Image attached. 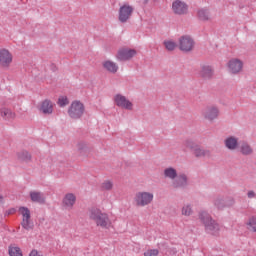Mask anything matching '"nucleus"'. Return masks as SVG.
I'll return each mask as SVG.
<instances>
[{
	"label": "nucleus",
	"mask_w": 256,
	"mask_h": 256,
	"mask_svg": "<svg viewBox=\"0 0 256 256\" xmlns=\"http://www.w3.org/2000/svg\"><path fill=\"white\" fill-rule=\"evenodd\" d=\"M0 113L1 117H3V119H6V121H9L10 119H15V113L9 108H2L0 110Z\"/></svg>",
	"instance_id": "a878e982"
},
{
	"label": "nucleus",
	"mask_w": 256,
	"mask_h": 256,
	"mask_svg": "<svg viewBox=\"0 0 256 256\" xmlns=\"http://www.w3.org/2000/svg\"><path fill=\"white\" fill-rule=\"evenodd\" d=\"M77 147L78 151H85V149H87V144L85 142H79Z\"/></svg>",
	"instance_id": "c9c22d12"
},
{
	"label": "nucleus",
	"mask_w": 256,
	"mask_h": 256,
	"mask_svg": "<svg viewBox=\"0 0 256 256\" xmlns=\"http://www.w3.org/2000/svg\"><path fill=\"white\" fill-rule=\"evenodd\" d=\"M164 176L168 177V179H175L177 175V170L173 167L166 168L164 170Z\"/></svg>",
	"instance_id": "cd10ccee"
},
{
	"label": "nucleus",
	"mask_w": 256,
	"mask_h": 256,
	"mask_svg": "<svg viewBox=\"0 0 256 256\" xmlns=\"http://www.w3.org/2000/svg\"><path fill=\"white\" fill-rule=\"evenodd\" d=\"M102 189L104 191H111L113 189V182L106 180L102 183Z\"/></svg>",
	"instance_id": "473e14b6"
},
{
	"label": "nucleus",
	"mask_w": 256,
	"mask_h": 256,
	"mask_svg": "<svg viewBox=\"0 0 256 256\" xmlns=\"http://www.w3.org/2000/svg\"><path fill=\"white\" fill-rule=\"evenodd\" d=\"M247 197H248V199H254V197H256L255 191H253V190L248 191Z\"/></svg>",
	"instance_id": "e433bc0d"
},
{
	"label": "nucleus",
	"mask_w": 256,
	"mask_h": 256,
	"mask_svg": "<svg viewBox=\"0 0 256 256\" xmlns=\"http://www.w3.org/2000/svg\"><path fill=\"white\" fill-rule=\"evenodd\" d=\"M137 207H145L153 201V193L150 192H138L134 198Z\"/></svg>",
	"instance_id": "0eeeda50"
},
{
	"label": "nucleus",
	"mask_w": 256,
	"mask_h": 256,
	"mask_svg": "<svg viewBox=\"0 0 256 256\" xmlns=\"http://www.w3.org/2000/svg\"><path fill=\"white\" fill-rule=\"evenodd\" d=\"M29 256H43V255L39 254V251H37V250H32L30 252Z\"/></svg>",
	"instance_id": "4c0bfd02"
},
{
	"label": "nucleus",
	"mask_w": 256,
	"mask_h": 256,
	"mask_svg": "<svg viewBox=\"0 0 256 256\" xmlns=\"http://www.w3.org/2000/svg\"><path fill=\"white\" fill-rule=\"evenodd\" d=\"M225 147L230 151H235V149L239 146V140L233 136H230L224 141Z\"/></svg>",
	"instance_id": "aec40b11"
},
{
	"label": "nucleus",
	"mask_w": 256,
	"mask_h": 256,
	"mask_svg": "<svg viewBox=\"0 0 256 256\" xmlns=\"http://www.w3.org/2000/svg\"><path fill=\"white\" fill-rule=\"evenodd\" d=\"M228 69L230 73L237 75V73H240V71L243 69V61L237 58L229 60Z\"/></svg>",
	"instance_id": "dca6fc26"
},
{
	"label": "nucleus",
	"mask_w": 256,
	"mask_h": 256,
	"mask_svg": "<svg viewBox=\"0 0 256 256\" xmlns=\"http://www.w3.org/2000/svg\"><path fill=\"white\" fill-rule=\"evenodd\" d=\"M143 3L144 5H147V3H149V0H144Z\"/></svg>",
	"instance_id": "ea45409f"
},
{
	"label": "nucleus",
	"mask_w": 256,
	"mask_h": 256,
	"mask_svg": "<svg viewBox=\"0 0 256 256\" xmlns=\"http://www.w3.org/2000/svg\"><path fill=\"white\" fill-rule=\"evenodd\" d=\"M246 225L249 231H252V233H256V217L255 216L250 217Z\"/></svg>",
	"instance_id": "c85d7f7f"
},
{
	"label": "nucleus",
	"mask_w": 256,
	"mask_h": 256,
	"mask_svg": "<svg viewBox=\"0 0 256 256\" xmlns=\"http://www.w3.org/2000/svg\"><path fill=\"white\" fill-rule=\"evenodd\" d=\"M159 249L160 251L164 252L165 255H170V256L177 255V248H174V247L169 248V246H167V244L165 243L160 244Z\"/></svg>",
	"instance_id": "393cba45"
},
{
	"label": "nucleus",
	"mask_w": 256,
	"mask_h": 256,
	"mask_svg": "<svg viewBox=\"0 0 256 256\" xmlns=\"http://www.w3.org/2000/svg\"><path fill=\"white\" fill-rule=\"evenodd\" d=\"M0 201H3V196L0 195Z\"/></svg>",
	"instance_id": "79ce46f5"
},
{
	"label": "nucleus",
	"mask_w": 256,
	"mask_h": 256,
	"mask_svg": "<svg viewBox=\"0 0 256 256\" xmlns=\"http://www.w3.org/2000/svg\"><path fill=\"white\" fill-rule=\"evenodd\" d=\"M199 219L204 225L206 233H209L210 235H219L221 226L213 219V217L210 216L209 213L205 211L200 212Z\"/></svg>",
	"instance_id": "f257e3e1"
},
{
	"label": "nucleus",
	"mask_w": 256,
	"mask_h": 256,
	"mask_svg": "<svg viewBox=\"0 0 256 256\" xmlns=\"http://www.w3.org/2000/svg\"><path fill=\"white\" fill-rule=\"evenodd\" d=\"M198 75L200 79H203V81H211V79H213V75H215V70L211 65L202 64Z\"/></svg>",
	"instance_id": "9d476101"
},
{
	"label": "nucleus",
	"mask_w": 256,
	"mask_h": 256,
	"mask_svg": "<svg viewBox=\"0 0 256 256\" xmlns=\"http://www.w3.org/2000/svg\"><path fill=\"white\" fill-rule=\"evenodd\" d=\"M19 211L23 217L21 222L23 229L26 231H31V229L34 227L33 222H31V210L25 206H21Z\"/></svg>",
	"instance_id": "423d86ee"
},
{
	"label": "nucleus",
	"mask_w": 256,
	"mask_h": 256,
	"mask_svg": "<svg viewBox=\"0 0 256 256\" xmlns=\"http://www.w3.org/2000/svg\"><path fill=\"white\" fill-rule=\"evenodd\" d=\"M187 185H189V179L185 174H180L176 176L174 181L172 182V187H174V189H185Z\"/></svg>",
	"instance_id": "2eb2a0df"
},
{
	"label": "nucleus",
	"mask_w": 256,
	"mask_h": 256,
	"mask_svg": "<svg viewBox=\"0 0 256 256\" xmlns=\"http://www.w3.org/2000/svg\"><path fill=\"white\" fill-rule=\"evenodd\" d=\"M89 218L96 223L97 227H102V229H109L111 227L109 215L102 213L99 208H91L89 210Z\"/></svg>",
	"instance_id": "f03ea898"
},
{
	"label": "nucleus",
	"mask_w": 256,
	"mask_h": 256,
	"mask_svg": "<svg viewBox=\"0 0 256 256\" xmlns=\"http://www.w3.org/2000/svg\"><path fill=\"white\" fill-rule=\"evenodd\" d=\"M88 152H80V155H87Z\"/></svg>",
	"instance_id": "a19ab883"
},
{
	"label": "nucleus",
	"mask_w": 256,
	"mask_h": 256,
	"mask_svg": "<svg viewBox=\"0 0 256 256\" xmlns=\"http://www.w3.org/2000/svg\"><path fill=\"white\" fill-rule=\"evenodd\" d=\"M159 255V250L157 249H151L144 252V256H157Z\"/></svg>",
	"instance_id": "72a5a7b5"
},
{
	"label": "nucleus",
	"mask_w": 256,
	"mask_h": 256,
	"mask_svg": "<svg viewBox=\"0 0 256 256\" xmlns=\"http://www.w3.org/2000/svg\"><path fill=\"white\" fill-rule=\"evenodd\" d=\"M133 11H135L133 6L129 4L122 5L118 11V21H120V23H127L133 16Z\"/></svg>",
	"instance_id": "39448f33"
},
{
	"label": "nucleus",
	"mask_w": 256,
	"mask_h": 256,
	"mask_svg": "<svg viewBox=\"0 0 256 256\" xmlns=\"http://www.w3.org/2000/svg\"><path fill=\"white\" fill-rule=\"evenodd\" d=\"M172 11L174 15H187L189 13V5L181 0H176L172 3Z\"/></svg>",
	"instance_id": "f8f14e48"
},
{
	"label": "nucleus",
	"mask_w": 256,
	"mask_h": 256,
	"mask_svg": "<svg viewBox=\"0 0 256 256\" xmlns=\"http://www.w3.org/2000/svg\"><path fill=\"white\" fill-rule=\"evenodd\" d=\"M214 205L217 209L222 210L225 209V207H233L235 200L233 198L217 197L214 200Z\"/></svg>",
	"instance_id": "4468645a"
},
{
	"label": "nucleus",
	"mask_w": 256,
	"mask_h": 256,
	"mask_svg": "<svg viewBox=\"0 0 256 256\" xmlns=\"http://www.w3.org/2000/svg\"><path fill=\"white\" fill-rule=\"evenodd\" d=\"M240 153H242V155H252L253 148H251V145H249V143L243 142L240 147Z\"/></svg>",
	"instance_id": "bb28decb"
},
{
	"label": "nucleus",
	"mask_w": 256,
	"mask_h": 256,
	"mask_svg": "<svg viewBox=\"0 0 256 256\" xmlns=\"http://www.w3.org/2000/svg\"><path fill=\"white\" fill-rule=\"evenodd\" d=\"M137 55V50L135 49H129V48H121L118 50L116 59L118 61H129L130 59H133Z\"/></svg>",
	"instance_id": "9b49d317"
},
{
	"label": "nucleus",
	"mask_w": 256,
	"mask_h": 256,
	"mask_svg": "<svg viewBox=\"0 0 256 256\" xmlns=\"http://www.w3.org/2000/svg\"><path fill=\"white\" fill-rule=\"evenodd\" d=\"M38 109L40 113L44 115H51L53 113V102L49 99H45Z\"/></svg>",
	"instance_id": "f3484780"
},
{
	"label": "nucleus",
	"mask_w": 256,
	"mask_h": 256,
	"mask_svg": "<svg viewBox=\"0 0 256 256\" xmlns=\"http://www.w3.org/2000/svg\"><path fill=\"white\" fill-rule=\"evenodd\" d=\"M75 201H77V197L73 193L66 194L63 199V203L66 207H73V205H75Z\"/></svg>",
	"instance_id": "5701e85b"
},
{
	"label": "nucleus",
	"mask_w": 256,
	"mask_h": 256,
	"mask_svg": "<svg viewBox=\"0 0 256 256\" xmlns=\"http://www.w3.org/2000/svg\"><path fill=\"white\" fill-rule=\"evenodd\" d=\"M30 199L32 203H39V205H45V194H43L42 192L31 191Z\"/></svg>",
	"instance_id": "6ab92c4d"
},
{
	"label": "nucleus",
	"mask_w": 256,
	"mask_h": 256,
	"mask_svg": "<svg viewBox=\"0 0 256 256\" xmlns=\"http://www.w3.org/2000/svg\"><path fill=\"white\" fill-rule=\"evenodd\" d=\"M205 119H208V121H213L214 119H217L219 117V108L215 106H210L206 108L204 112Z\"/></svg>",
	"instance_id": "a211bd4d"
},
{
	"label": "nucleus",
	"mask_w": 256,
	"mask_h": 256,
	"mask_svg": "<svg viewBox=\"0 0 256 256\" xmlns=\"http://www.w3.org/2000/svg\"><path fill=\"white\" fill-rule=\"evenodd\" d=\"M197 17L199 21H210L211 20V12L207 8H201L197 12Z\"/></svg>",
	"instance_id": "412c9836"
},
{
	"label": "nucleus",
	"mask_w": 256,
	"mask_h": 256,
	"mask_svg": "<svg viewBox=\"0 0 256 256\" xmlns=\"http://www.w3.org/2000/svg\"><path fill=\"white\" fill-rule=\"evenodd\" d=\"M85 113V105L80 101L72 102L71 106L68 109V115L71 119H81Z\"/></svg>",
	"instance_id": "7ed1b4c3"
},
{
	"label": "nucleus",
	"mask_w": 256,
	"mask_h": 256,
	"mask_svg": "<svg viewBox=\"0 0 256 256\" xmlns=\"http://www.w3.org/2000/svg\"><path fill=\"white\" fill-rule=\"evenodd\" d=\"M114 103L117 107L121 109H126L127 111H133V103L127 99V97L122 94H116L114 96Z\"/></svg>",
	"instance_id": "1a4fd4ad"
},
{
	"label": "nucleus",
	"mask_w": 256,
	"mask_h": 256,
	"mask_svg": "<svg viewBox=\"0 0 256 256\" xmlns=\"http://www.w3.org/2000/svg\"><path fill=\"white\" fill-rule=\"evenodd\" d=\"M164 46L168 51H175V48L177 47V43L173 41H164Z\"/></svg>",
	"instance_id": "7c9ffc66"
},
{
	"label": "nucleus",
	"mask_w": 256,
	"mask_h": 256,
	"mask_svg": "<svg viewBox=\"0 0 256 256\" xmlns=\"http://www.w3.org/2000/svg\"><path fill=\"white\" fill-rule=\"evenodd\" d=\"M57 104L59 105V107H65L69 105V99L66 96H61L60 98H58Z\"/></svg>",
	"instance_id": "2f4dec72"
},
{
	"label": "nucleus",
	"mask_w": 256,
	"mask_h": 256,
	"mask_svg": "<svg viewBox=\"0 0 256 256\" xmlns=\"http://www.w3.org/2000/svg\"><path fill=\"white\" fill-rule=\"evenodd\" d=\"M8 252L10 256H23V252L19 247L10 246Z\"/></svg>",
	"instance_id": "c756f323"
},
{
	"label": "nucleus",
	"mask_w": 256,
	"mask_h": 256,
	"mask_svg": "<svg viewBox=\"0 0 256 256\" xmlns=\"http://www.w3.org/2000/svg\"><path fill=\"white\" fill-rule=\"evenodd\" d=\"M191 206L187 205V206H184L182 208V215H186L187 217H189V215H191Z\"/></svg>",
	"instance_id": "f704fd0d"
},
{
	"label": "nucleus",
	"mask_w": 256,
	"mask_h": 256,
	"mask_svg": "<svg viewBox=\"0 0 256 256\" xmlns=\"http://www.w3.org/2000/svg\"><path fill=\"white\" fill-rule=\"evenodd\" d=\"M195 47V41L190 36H182L179 38V49L184 53H189L193 51Z\"/></svg>",
	"instance_id": "6e6552de"
},
{
	"label": "nucleus",
	"mask_w": 256,
	"mask_h": 256,
	"mask_svg": "<svg viewBox=\"0 0 256 256\" xmlns=\"http://www.w3.org/2000/svg\"><path fill=\"white\" fill-rule=\"evenodd\" d=\"M103 67L109 73L115 74V73H117V71H119V66H117V64L111 60L103 62Z\"/></svg>",
	"instance_id": "4be33fe9"
},
{
	"label": "nucleus",
	"mask_w": 256,
	"mask_h": 256,
	"mask_svg": "<svg viewBox=\"0 0 256 256\" xmlns=\"http://www.w3.org/2000/svg\"><path fill=\"white\" fill-rule=\"evenodd\" d=\"M13 63V55L9 50L3 48L0 49V65L1 67H9Z\"/></svg>",
	"instance_id": "ddd939ff"
},
{
	"label": "nucleus",
	"mask_w": 256,
	"mask_h": 256,
	"mask_svg": "<svg viewBox=\"0 0 256 256\" xmlns=\"http://www.w3.org/2000/svg\"><path fill=\"white\" fill-rule=\"evenodd\" d=\"M17 157L19 161H23L24 163H31L32 156L31 153H29V151L27 150H22L18 152Z\"/></svg>",
	"instance_id": "b1692460"
},
{
	"label": "nucleus",
	"mask_w": 256,
	"mask_h": 256,
	"mask_svg": "<svg viewBox=\"0 0 256 256\" xmlns=\"http://www.w3.org/2000/svg\"><path fill=\"white\" fill-rule=\"evenodd\" d=\"M184 145L195 155V157H205L207 153H211V151L201 147L199 144L191 140H186Z\"/></svg>",
	"instance_id": "20e7f679"
},
{
	"label": "nucleus",
	"mask_w": 256,
	"mask_h": 256,
	"mask_svg": "<svg viewBox=\"0 0 256 256\" xmlns=\"http://www.w3.org/2000/svg\"><path fill=\"white\" fill-rule=\"evenodd\" d=\"M16 209L15 208H11V209H9L8 211H6V214L7 215H13V214H15L16 213Z\"/></svg>",
	"instance_id": "58836bf2"
}]
</instances>
